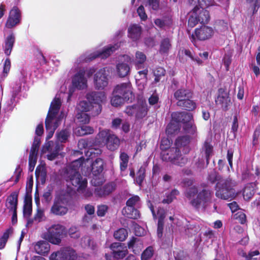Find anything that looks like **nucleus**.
Masks as SVG:
<instances>
[{
	"instance_id": "obj_1",
	"label": "nucleus",
	"mask_w": 260,
	"mask_h": 260,
	"mask_svg": "<svg viewBox=\"0 0 260 260\" xmlns=\"http://www.w3.org/2000/svg\"><path fill=\"white\" fill-rule=\"evenodd\" d=\"M208 180L212 183L217 182L215 186V196L222 200L234 199L237 195L234 188L237 182L230 178H222L216 172L212 171L208 176Z\"/></svg>"
},
{
	"instance_id": "obj_2",
	"label": "nucleus",
	"mask_w": 260,
	"mask_h": 260,
	"mask_svg": "<svg viewBox=\"0 0 260 260\" xmlns=\"http://www.w3.org/2000/svg\"><path fill=\"white\" fill-rule=\"evenodd\" d=\"M185 196L189 204L197 210L205 209L212 202L213 192L207 188H200L192 186L187 188Z\"/></svg>"
},
{
	"instance_id": "obj_3",
	"label": "nucleus",
	"mask_w": 260,
	"mask_h": 260,
	"mask_svg": "<svg viewBox=\"0 0 260 260\" xmlns=\"http://www.w3.org/2000/svg\"><path fill=\"white\" fill-rule=\"evenodd\" d=\"M61 104L60 99L56 96L51 102L45 120L46 128L47 130L49 131V135L47 137L48 139L52 136L55 129L58 125V122L59 121V118L57 117V115L60 109Z\"/></svg>"
},
{
	"instance_id": "obj_4",
	"label": "nucleus",
	"mask_w": 260,
	"mask_h": 260,
	"mask_svg": "<svg viewBox=\"0 0 260 260\" xmlns=\"http://www.w3.org/2000/svg\"><path fill=\"white\" fill-rule=\"evenodd\" d=\"M66 232L65 228L59 224L52 225L47 231L42 234V237L53 244H59L61 236Z\"/></svg>"
},
{
	"instance_id": "obj_5",
	"label": "nucleus",
	"mask_w": 260,
	"mask_h": 260,
	"mask_svg": "<svg viewBox=\"0 0 260 260\" xmlns=\"http://www.w3.org/2000/svg\"><path fill=\"white\" fill-rule=\"evenodd\" d=\"M163 160L170 161L174 164L182 166L187 162V159L182 156L179 148L172 147L164 151L161 153Z\"/></svg>"
},
{
	"instance_id": "obj_6",
	"label": "nucleus",
	"mask_w": 260,
	"mask_h": 260,
	"mask_svg": "<svg viewBox=\"0 0 260 260\" xmlns=\"http://www.w3.org/2000/svg\"><path fill=\"white\" fill-rule=\"evenodd\" d=\"M173 119L179 123H183V128L185 133L193 134L196 128L192 125V115L187 112H178L172 114Z\"/></svg>"
},
{
	"instance_id": "obj_7",
	"label": "nucleus",
	"mask_w": 260,
	"mask_h": 260,
	"mask_svg": "<svg viewBox=\"0 0 260 260\" xmlns=\"http://www.w3.org/2000/svg\"><path fill=\"white\" fill-rule=\"evenodd\" d=\"M86 99L93 105L92 116L98 115L102 111V103L106 101L105 93L101 91L89 92L86 94Z\"/></svg>"
},
{
	"instance_id": "obj_8",
	"label": "nucleus",
	"mask_w": 260,
	"mask_h": 260,
	"mask_svg": "<svg viewBox=\"0 0 260 260\" xmlns=\"http://www.w3.org/2000/svg\"><path fill=\"white\" fill-rule=\"evenodd\" d=\"M64 178L68 183L77 187L78 191L84 189L87 185V180L83 179L79 171H66Z\"/></svg>"
},
{
	"instance_id": "obj_9",
	"label": "nucleus",
	"mask_w": 260,
	"mask_h": 260,
	"mask_svg": "<svg viewBox=\"0 0 260 260\" xmlns=\"http://www.w3.org/2000/svg\"><path fill=\"white\" fill-rule=\"evenodd\" d=\"M98 137L102 142H105L108 149L114 151L116 149L120 143L119 139L109 130H103L99 133Z\"/></svg>"
},
{
	"instance_id": "obj_10",
	"label": "nucleus",
	"mask_w": 260,
	"mask_h": 260,
	"mask_svg": "<svg viewBox=\"0 0 260 260\" xmlns=\"http://www.w3.org/2000/svg\"><path fill=\"white\" fill-rule=\"evenodd\" d=\"M77 254L72 248L67 247L52 253L49 258L50 260H76Z\"/></svg>"
},
{
	"instance_id": "obj_11",
	"label": "nucleus",
	"mask_w": 260,
	"mask_h": 260,
	"mask_svg": "<svg viewBox=\"0 0 260 260\" xmlns=\"http://www.w3.org/2000/svg\"><path fill=\"white\" fill-rule=\"evenodd\" d=\"M124 112L128 116H135L136 119L140 120L146 116L148 108L146 104H138L127 106Z\"/></svg>"
},
{
	"instance_id": "obj_12",
	"label": "nucleus",
	"mask_w": 260,
	"mask_h": 260,
	"mask_svg": "<svg viewBox=\"0 0 260 260\" xmlns=\"http://www.w3.org/2000/svg\"><path fill=\"white\" fill-rule=\"evenodd\" d=\"M115 94H118L127 101H132L134 95L132 91V84L130 82L122 83L117 85L114 90Z\"/></svg>"
},
{
	"instance_id": "obj_13",
	"label": "nucleus",
	"mask_w": 260,
	"mask_h": 260,
	"mask_svg": "<svg viewBox=\"0 0 260 260\" xmlns=\"http://www.w3.org/2000/svg\"><path fill=\"white\" fill-rule=\"evenodd\" d=\"M119 47V45L118 44H116L114 45H109L105 48L102 52L98 53H94L93 54H91L88 57H84V56H81L79 58V62L78 63H79L82 61H89L97 57H100L102 58H106ZM79 60H77V62Z\"/></svg>"
},
{
	"instance_id": "obj_14",
	"label": "nucleus",
	"mask_w": 260,
	"mask_h": 260,
	"mask_svg": "<svg viewBox=\"0 0 260 260\" xmlns=\"http://www.w3.org/2000/svg\"><path fill=\"white\" fill-rule=\"evenodd\" d=\"M68 200L62 196H60L55 200L51 207V212L57 215H63L67 213L68 208L66 205Z\"/></svg>"
},
{
	"instance_id": "obj_15",
	"label": "nucleus",
	"mask_w": 260,
	"mask_h": 260,
	"mask_svg": "<svg viewBox=\"0 0 260 260\" xmlns=\"http://www.w3.org/2000/svg\"><path fill=\"white\" fill-rule=\"evenodd\" d=\"M105 69H100L94 76V85L98 89H103L108 85V78Z\"/></svg>"
},
{
	"instance_id": "obj_16",
	"label": "nucleus",
	"mask_w": 260,
	"mask_h": 260,
	"mask_svg": "<svg viewBox=\"0 0 260 260\" xmlns=\"http://www.w3.org/2000/svg\"><path fill=\"white\" fill-rule=\"evenodd\" d=\"M215 102L216 104L220 106L223 110H227L229 107L232 104L229 92L223 88L219 89L218 94L215 100Z\"/></svg>"
},
{
	"instance_id": "obj_17",
	"label": "nucleus",
	"mask_w": 260,
	"mask_h": 260,
	"mask_svg": "<svg viewBox=\"0 0 260 260\" xmlns=\"http://www.w3.org/2000/svg\"><path fill=\"white\" fill-rule=\"evenodd\" d=\"M21 19L20 12L17 7H13L10 12L9 16L6 23V27L12 28L20 23Z\"/></svg>"
},
{
	"instance_id": "obj_18",
	"label": "nucleus",
	"mask_w": 260,
	"mask_h": 260,
	"mask_svg": "<svg viewBox=\"0 0 260 260\" xmlns=\"http://www.w3.org/2000/svg\"><path fill=\"white\" fill-rule=\"evenodd\" d=\"M85 71L80 70L74 76L72 80L73 85L79 89H83L87 87V79L84 77Z\"/></svg>"
},
{
	"instance_id": "obj_19",
	"label": "nucleus",
	"mask_w": 260,
	"mask_h": 260,
	"mask_svg": "<svg viewBox=\"0 0 260 260\" xmlns=\"http://www.w3.org/2000/svg\"><path fill=\"white\" fill-rule=\"evenodd\" d=\"M214 31L211 27L202 26L200 28L196 29V35L200 40H205L210 39L213 35Z\"/></svg>"
},
{
	"instance_id": "obj_20",
	"label": "nucleus",
	"mask_w": 260,
	"mask_h": 260,
	"mask_svg": "<svg viewBox=\"0 0 260 260\" xmlns=\"http://www.w3.org/2000/svg\"><path fill=\"white\" fill-rule=\"evenodd\" d=\"M33 245L35 251L39 254L44 255L50 250V245L47 241H40Z\"/></svg>"
},
{
	"instance_id": "obj_21",
	"label": "nucleus",
	"mask_w": 260,
	"mask_h": 260,
	"mask_svg": "<svg viewBox=\"0 0 260 260\" xmlns=\"http://www.w3.org/2000/svg\"><path fill=\"white\" fill-rule=\"evenodd\" d=\"M15 41V37L13 34H10L6 38L3 47L6 55L9 56L11 54Z\"/></svg>"
},
{
	"instance_id": "obj_22",
	"label": "nucleus",
	"mask_w": 260,
	"mask_h": 260,
	"mask_svg": "<svg viewBox=\"0 0 260 260\" xmlns=\"http://www.w3.org/2000/svg\"><path fill=\"white\" fill-rule=\"evenodd\" d=\"M141 31V26L137 24H133L128 28V37L133 41H137L140 38Z\"/></svg>"
},
{
	"instance_id": "obj_23",
	"label": "nucleus",
	"mask_w": 260,
	"mask_h": 260,
	"mask_svg": "<svg viewBox=\"0 0 260 260\" xmlns=\"http://www.w3.org/2000/svg\"><path fill=\"white\" fill-rule=\"evenodd\" d=\"M116 70L117 75L120 78L126 77L131 71L129 66L124 62L118 63L116 65Z\"/></svg>"
},
{
	"instance_id": "obj_24",
	"label": "nucleus",
	"mask_w": 260,
	"mask_h": 260,
	"mask_svg": "<svg viewBox=\"0 0 260 260\" xmlns=\"http://www.w3.org/2000/svg\"><path fill=\"white\" fill-rule=\"evenodd\" d=\"M192 98H187L183 101H177V105L183 109L187 111H192L196 109V103L191 100Z\"/></svg>"
},
{
	"instance_id": "obj_25",
	"label": "nucleus",
	"mask_w": 260,
	"mask_h": 260,
	"mask_svg": "<svg viewBox=\"0 0 260 260\" xmlns=\"http://www.w3.org/2000/svg\"><path fill=\"white\" fill-rule=\"evenodd\" d=\"M17 204L18 194L16 192H13L7 198L6 207L10 211H16Z\"/></svg>"
},
{
	"instance_id": "obj_26",
	"label": "nucleus",
	"mask_w": 260,
	"mask_h": 260,
	"mask_svg": "<svg viewBox=\"0 0 260 260\" xmlns=\"http://www.w3.org/2000/svg\"><path fill=\"white\" fill-rule=\"evenodd\" d=\"M174 96L178 101H183L187 98H192V93L190 90L179 89L174 92Z\"/></svg>"
},
{
	"instance_id": "obj_27",
	"label": "nucleus",
	"mask_w": 260,
	"mask_h": 260,
	"mask_svg": "<svg viewBox=\"0 0 260 260\" xmlns=\"http://www.w3.org/2000/svg\"><path fill=\"white\" fill-rule=\"evenodd\" d=\"M122 213L126 217L131 219H138L140 216L139 211L134 207H125L122 210Z\"/></svg>"
},
{
	"instance_id": "obj_28",
	"label": "nucleus",
	"mask_w": 260,
	"mask_h": 260,
	"mask_svg": "<svg viewBox=\"0 0 260 260\" xmlns=\"http://www.w3.org/2000/svg\"><path fill=\"white\" fill-rule=\"evenodd\" d=\"M197 18L200 23L205 24L208 23L210 16L209 12L201 7L197 9Z\"/></svg>"
},
{
	"instance_id": "obj_29",
	"label": "nucleus",
	"mask_w": 260,
	"mask_h": 260,
	"mask_svg": "<svg viewBox=\"0 0 260 260\" xmlns=\"http://www.w3.org/2000/svg\"><path fill=\"white\" fill-rule=\"evenodd\" d=\"M36 177L37 179L41 181L42 184L45 183L47 177V171L44 166H39L36 170Z\"/></svg>"
},
{
	"instance_id": "obj_30",
	"label": "nucleus",
	"mask_w": 260,
	"mask_h": 260,
	"mask_svg": "<svg viewBox=\"0 0 260 260\" xmlns=\"http://www.w3.org/2000/svg\"><path fill=\"white\" fill-rule=\"evenodd\" d=\"M92 106L91 103L86 101H81L77 106L78 112H86L90 111L92 115Z\"/></svg>"
},
{
	"instance_id": "obj_31",
	"label": "nucleus",
	"mask_w": 260,
	"mask_h": 260,
	"mask_svg": "<svg viewBox=\"0 0 260 260\" xmlns=\"http://www.w3.org/2000/svg\"><path fill=\"white\" fill-rule=\"evenodd\" d=\"M104 161L100 158H96L92 164L91 171L94 175L101 173L103 170Z\"/></svg>"
},
{
	"instance_id": "obj_32",
	"label": "nucleus",
	"mask_w": 260,
	"mask_h": 260,
	"mask_svg": "<svg viewBox=\"0 0 260 260\" xmlns=\"http://www.w3.org/2000/svg\"><path fill=\"white\" fill-rule=\"evenodd\" d=\"M93 131L94 130L91 127L83 124V125L78 126L75 129V134L77 136H82L92 134Z\"/></svg>"
},
{
	"instance_id": "obj_33",
	"label": "nucleus",
	"mask_w": 260,
	"mask_h": 260,
	"mask_svg": "<svg viewBox=\"0 0 260 260\" xmlns=\"http://www.w3.org/2000/svg\"><path fill=\"white\" fill-rule=\"evenodd\" d=\"M255 193L254 184L251 183L246 185L243 191V196L245 200H250Z\"/></svg>"
},
{
	"instance_id": "obj_34",
	"label": "nucleus",
	"mask_w": 260,
	"mask_h": 260,
	"mask_svg": "<svg viewBox=\"0 0 260 260\" xmlns=\"http://www.w3.org/2000/svg\"><path fill=\"white\" fill-rule=\"evenodd\" d=\"M213 147L209 143L205 142L202 148V154L203 156H205L206 159L207 165L209 164L210 157L212 155Z\"/></svg>"
},
{
	"instance_id": "obj_35",
	"label": "nucleus",
	"mask_w": 260,
	"mask_h": 260,
	"mask_svg": "<svg viewBox=\"0 0 260 260\" xmlns=\"http://www.w3.org/2000/svg\"><path fill=\"white\" fill-rule=\"evenodd\" d=\"M146 59V55L142 52L137 51L136 53V58L134 64L137 69L139 70L143 67V64Z\"/></svg>"
},
{
	"instance_id": "obj_36",
	"label": "nucleus",
	"mask_w": 260,
	"mask_h": 260,
	"mask_svg": "<svg viewBox=\"0 0 260 260\" xmlns=\"http://www.w3.org/2000/svg\"><path fill=\"white\" fill-rule=\"evenodd\" d=\"M180 128V123L177 121H171L167 126L166 133L168 135H173L177 133Z\"/></svg>"
},
{
	"instance_id": "obj_37",
	"label": "nucleus",
	"mask_w": 260,
	"mask_h": 260,
	"mask_svg": "<svg viewBox=\"0 0 260 260\" xmlns=\"http://www.w3.org/2000/svg\"><path fill=\"white\" fill-rule=\"evenodd\" d=\"M84 161V158L81 157L79 159L73 161L70 166L67 168L66 171H78Z\"/></svg>"
},
{
	"instance_id": "obj_38",
	"label": "nucleus",
	"mask_w": 260,
	"mask_h": 260,
	"mask_svg": "<svg viewBox=\"0 0 260 260\" xmlns=\"http://www.w3.org/2000/svg\"><path fill=\"white\" fill-rule=\"evenodd\" d=\"M171 48V44L168 38L163 39L160 45L159 52L161 54H168Z\"/></svg>"
},
{
	"instance_id": "obj_39",
	"label": "nucleus",
	"mask_w": 260,
	"mask_h": 260,
	"mask_svg": "<svg viewBox=\"0 0 260 260\" xmlns=\"http://www.w3.org/2000/svg\"><path fill=\"white\" fill-rule=\"evenodd\" d=\"M90 120L89 116L85 112H78L76 115L77 123L79 124H85L88 123Z\"/></svg>"
},
{
	"instance_id": "obj_40",
	"label": "nucleus",
	"mask_w": 260,
	"mask_h": 260,
	"mask_svg": "<svg viewBox=\"0 0 260 260\" xmlns=\"http://www.w3.org/2000/svg\"><path fill=\"white\" fill-rule=\"evenodd\" d=\"M127 101L125 100L122 96L119 95L118 94H115L113 91L112 96L111 99V103L113 106L118 107L123 104L125 102Z\"/></svg>"
},
{
	"instance_id": "obj_41",
	"label": "nucleus",
	"mask_w": 260,
	"mask_h": 260,
	"mask_svg": "<svg viewBox=\"0 0 260 260\" xmlns=\"http://www.w3.org/2000/svg\"><path fill=\"white\" fill-rule=\"evenodd\" d=\"M150 209L152 213L154 219H156V218L158 217V221L164 222V219L166 216V213L163 208H159L158 209L157 215L155 213L154 208L152 205L150 207Z\"/></svg>"
},
{
	"instance_id": "obj_42",
	"label": "nucleus",
	"mask_w": 260,
	"mask_h": 260,
	"mask_svg": "<svg viewBox=\"0 0 260 260\" xmlns=\"http://www.w3.org/2000/svg\"><path fill=\"white\" fill-rule=\"evenodd\" d=\"M120 169L121 171H125L127 167L129 160V157L128 155L125 152H121L120 154Z\"/></svg>"
},
{
	"instance_id": "obj_43",
	"label": "nucleus",
	"mask_w": 260,
	"mask_h": 260,
	"mask_svg": "<svg viewBox=\"0 0 260 260\" xmlns=\"http://www.w3.org/2000/svg\"><path fill=\"white\" fill-rule=\"evenodd\" d=\"M127 236L128 233L126 230L123 228L118 230L114 234V238L120 241H124Z\"/></svg>"
},
{
	"instance_id": "obj_44",
	"label": "nucleus",
	"mask_w": 260,
	"mask_h": 260,
	"mask_svg": "<svg viewBox=\"0 0 260 260\" xmlns=\"http://www.w3.org/2000/svg\"><path fill=\"white\" fill-rule=\"evenodd\" d=\"M190 142V138L188 136H184L178 137L175 142V145L177 147H185L189 144Z\"/></svg>"
},
{
	"instance_id": "obj_45",
	"label": "nucleus",
	"mask_w": 260,
	"mask_h": 260,
	"mask_svg": "<svg viewBox=\"0 0 260 260\" xmlns=\"http://www.w3.org/2000/svg\"><path fill=\"white\" fill-rule=\"evenodd\" d=\"M32 208L31 200L26 197L25 199V204L23 207V214L25 217H29L31 214Z\"/></svg>"
},
{
	"instance_id": "obj_46",
	"label": "nucleus",
	"mask_w": 260,
	"mask_h": 260,
	"mask_svg": "<svg viewBox=\"0 0 260 260\" xmlns=\"http://www.w3.org/2000/svg\"><path fill=\"white\" fill-rule=\"evenodd\" d=\"M198 22H199V21L197 18V10L196 8L192 10L191 15L188 21V25L190 27H193Z\"/></svg>"
},
{
	"instance_id": "obj_47",
	"label": "nucleus",
	"mask_w": 260,
	"mask_h": 260,
	"mask_svg": "<svg viewBox=\"0 0 260 260\" xmlns=\"http://www.w3.org/2000/svg\"><path fill=\"white\" fill-rule=\"evenodd\" d=\"M179 194V191L178 190L176 189L172 190L170 193L166 196V198L163 200L162 203L165 204L171 203Z\"/></svg>"
},
{
	"instance_id": "obj_48",
	"label": "nucleus",
	"mask_w": 260,
	"mask_h": 260,
	"mask_svg": "<svg viewBox=\"0 0 260 260\" xmlns=\"http://www.w3.org/2000/svg\"><path fill=\"white\" fill-rule=\"evenodd\" d=\"M145 6L148 7L150 10L157 11L159 9V0H147Z\"/></svg>"
},
{
	"instance_id": "obj_49",
	"label": "nucleus",
	"mask_w": 260,
	"mask_h": 260,
	"mask_svg": "<svg viewBox=\"0 0 260 260\" xmlns=\"http://www.w3.org/2000/svg\"><path fill=\"white\" fill-rule=\"evenodd\" d=\"M153 254V249L151 246L147 248L142 253L141 255L142 260H149Z\"/></svg>"
},
{
	"instance_id": "obj_50",
	"label": "nucleus",
	"mask_w": 260,
	"mask_h": 260,
	"mask_svg": "<svg viewBox=\"0 0 260 260\" xmlns=\"http://www.w3.org/2000/svg\"><path fill=\"white\" fill-rule=\"evenodd\" d=\"M82 245L84 247H90L92 250H94L96 248V244L94 243V241L88 237H84L82 239Z\"/></svg>"
},
{
	"instance_id": "obj_51",
	"label": "nucleus",
	"mask_w": 260,
	"mask_h": 260,
	"mask_svg": "<svg viewBox=\"0 0 260 260\" xmlns=\"http://www.w3.org/2000/svg\"><path fill=\"white\" fill-rule=\"evenodd\" d=\"M165 70L162 67L156 68L153 71L154 75L155 77L154 81L158 82L160 80V78L164 76L165 74Z\"/></svg>"
},
{
	"instance_id": "obj_52",
	"label": "nucleus",
	"mask_w": 260,
	"mask_h": 260,
	"mask_svg": "<svg viewBox=\"0 0 260 260\" xmlns=\"http://www.w3.org/2000/svg\"><path fill=\"white\" fill-rule=\"evenodd\" d=\"M40 139L38 137H35L34 143L31 148L29 154L38 155V152L40 146Z\"/></svg>"
},
{
	"instance_id": "obj_53",
	"label": "nucleus",
	"mask_w": 260,
	"mask_h": 260,
	"mask_svg": "<svg viewBox=\"0 0 260 260\" xmlns=\"http://www.w3.org/2000/svg\"><path fill=\"white\" fill-rule=\"evenodd\" d=\"M145 169L144 168L141 167L138 173H137V176L136 178V181L137 183L139 184V185H141L144 178H145Z\"/></svg>"
},
{
	"instance_id": "obj_54",
	"label": "nucleus",
	"mask_w": 260,
	"mask_h": 260,
	"mask_svg": "<svg viewBox=\"0 0 260 260\" xmlns=\"http://www.w3.org/2000/svg\"><path fill=\"white\" fill-rule=\"evenodd\" d=\"M140 198L138 196H134L130 198L126 202L127 207H133L139 204Z\"/></svg>"
},
{
	"instance_id": "obj_55",
	"label": "nucleus",
	"mask_w": 260,
	"mask_h": 260,
	"mask_svg": "<svg viewBox=\"0 0 260 260\" xmlns=\"http://www.w3.org/2000/svg\"><path fill=\"white\" fill-rule=\"evenodd\" d=\"M259 254L258 250H256L254 251H250L248 254L245 253H243L242 256L245 257L246 260H258L257 258L254 257L255 255Z\"/></svg>"
},
{
	"instance_id": "obj_56",
	"label": "nucleus",
	"mask_w": 260,
	"mask_h": 260,
	"mask_svg": "<svg viewBox=\"0 0 260 260\" xmlns=\"http://www.w3.org/2000/svg\"><path fill=\"white\" fill-rule=\"evenodd\" d=\"M69 132L67 130H63L57 134V140L61 142H64L69 136Z\"/></svg>"
},
{
	"instance_id": "obj_57",
	"label": "nucleus",
	"mask_w": 260,
	"mask_h": 260,
	"mask_svg": "<svg viewBox=\"0 0 260 260\" xmlns=\"http://www.w3.org/2000/svg\"><path fill=\"white\" fill-rule=\"evenodd\" d=\"M37 161V155L29 154V171L32 172Z\"/></svg>"
},
{
	"instance_id": "obj_58",
	"label": "nucleus",
	"mask_w": 260,
	"mask_h": 260,
	"mask_svg": "<svg viewBox=\"0 0 260 260\" xmlns=\"http://www.w3.org/2000/svg\"><path fill=\"white\" fill-rule=\"evenodd\" d=\"M127 249L126 246H124L122 249L116 251L115 253H113V256L116 258H121L124 257L127 253Z\"/></svg>"
},
{
	"instance_id": "obj_59",
	"label": "nucleus",
	"mask_w": 260,
	"mask_h": 260,
	"mask_svg": "<svg viewBox=\"0 0 260 260\" xmlns=\"http://www.w3.org/2000/svg\"><path fill=\"white\" fill-rule=\"evenodd\" d=\"M141 241L139 238L133 237L128 243L129 248H133L135 246L138 247L139 245H141Z\"/></svg>"
},
{
	"instance_id": "obj_60",
	"label": "nucleus",
	"mask_w": 260,
	"mask_h": 260,
	"mask_svg": "<svg viewBox=\"0 0 260 260\" xmlns=\"http://www.w3.org/2000/svg\"><path fill=\"white\" fill-rule=\"evenodd\" d=\"M234 217L235 218L238 220L241 224H244L246 222V215L242 212H238L234 215Z\"/></svg>"
},
{
	"instance_id": "obj_61",
	"label": "nucleus",
	"mask_w": 260,
	"mask_h": 260,
	"mask_svg": "<svg viewBox=\"0 0 260 260\" xmlns=\"http://www.w3.org/2000/svg\"><path fill=\"white\" fill-rule=\"evenodd\" d=\"M108 206L104 205H101L98 206L97 214L99 216H104L108 210Z\"/></svg>"
},
{
	"instance_id": "obj_62",
	"label": "nucleus",
	"mask_w": 260,
	"mask_h": 260,
	"mask_svg": "<svg viewBox=\"0 0 260 260\" xmlns=\"http://www.w3.org/2000/svg\"><path fill=\"white\" fill-rule=\"evenodd\" d=\"M137 13L142 20H146L147 15L145 13L144 7L141 5L137 9Z\"/></svg>"
},
{
	"instance_id": "obj_63",
	"label": "nucleus",
	"mask_w": 260,
	"mask_h": 260,
	"mask_svg": "<svg viewBox=\"0 0 260 260\" xmlns=\"http://www.w3.org/2000/svg\"><path fill=\"white\" fill-rule=\"evenodd\" d=\"M124 244L120 242H115L112 243L110 245V249L112 250L113 254L115 253L116 251H118V250L122 249L124 247Z\"/></svg>"
},
{
	"instance_id": "obj_64",
	"label": "nucleus",
	"mask_w": 260,
	"mask_h": 260,
	"mask_svg": "<svg viewBox=\"0 0 260 260\" xmlns=\"http://www.w3.org/2000/svg\"><path fill=\"white\" fill-rule=\"evenodd\" d=\"M69 234L71 238L74 239H77L80 237V233L76 227L71 228L69 230Z\"/></svg>"
}]
</instances>
